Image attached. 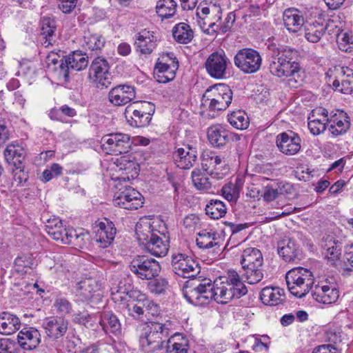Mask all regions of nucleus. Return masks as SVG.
Wrapping results in <instances>:
<instances>
[{"label": "nucleus", "instance_id": "obj_1", "mask_svg": "<svg viewBox=\"0 0 353 353\" xmlns=\"http://www.w3.org/2000/svg\"><path fill=\"white\" fill-rule=\"evenodd\" d=\"M248 292L237 272L230 271L228 276H220L212 283L211 279H195L192 286L186 285L183 295L186 300L196 306H201L214 300L226 304L233 299H239Z\"/></svg>", "mask_w": 353, "mask_h": 353}, {"label": "nucleus", "instance_id": "obj_2", "mask_svg": "<svg viewBox=\"0 0 353 353\" xmlns=\"http://www.w3.org/2000/svg\"><path fill=\"white\" fill-rule=\"evenodd\" d=\"M299 52L290 46H281L274 49L271 56L270 73L286 80L291 88H296L303 81V72L297 61Z\"/></svg>", "mask_w": 353, "mask_h": 353}, {"label": "nucleus", "instance_id": "obj_3", "mask_svg": "<svg viewBox=\"0 0 353 353\" xmlns=\"http://www.w3.org/2000/svg\"><path fill=\"white\" fill-rule=\"evenodd\" d=\"M157 223L143 218L136 225L137 240L143 248L151 254L162 257L167 254L170 247V236L164 225L162 230H157Z\"/></svg>", "mask_w": 353, "mask_h": 353}, {"label": "nucleus", "instance_id": "obj_4", "mask_svg": "<svg viewBox=\"0 0 353 353\" xmlns=\"http://www.w3.org/2000/svg\"><path fill=\"white\" fill-rule=\"evenodd\" d=\"M171 330L172 323L170 321L165 323L149 322L143 327L139 336L141 350L145 353H153L163 348L164 343L171 334Z\"/></svg>", "mask_w": 353, "mask_h": 353}, {"label": "nucleus", "instance_id": "obj_5", "mask_svg": "<svg viewBox=\"0 0 353 353\" xmlns=\"http://www.w3.org/2000/svg\"><path fill=\"white\" fill-rule=\"evenodd\" d=\"M285 280L289 291L294 296L302 298L312 288L314 275L306 268H295L288 271Z\"/></svg>", "mask_w": 353, "mask_h": 353}, {"label": "nucleus", "instance_id": "obj_6", "mask_svg": "<svg viewBox=\"0 0 353 353\" xmlns=\"http://www.w3.org/2000/svg\"><path fill=\"white\" fill-rule=\"evenodd\" d=\"M232 100V91L224 84L219 83L210 87L203 95L202 105L210 111L225 110Z\"/></svg>", "mask_w": 353, "mask_h": 353}, {"label": "nucleus", "instance_id": "obj_7", "mask_svg": "<svg viewBox=\"0 0 353 353\" xmlns=\"http://www.w3.org/2000/svg\"><path fill=\"white\" fill-rule=\"evenodd\" d=\"M154 112V107L152 103L147 101H134L125 108L124 115L131 126L143 128L150 123Z\"/></svg>", "mask_w": 353, "mask_h": 353}, {"label": "nucleus", "instance_id": "obj_8", "mask_svg": "<svg viewBox=\"0 0 353 353\" xmlns=\"http://www.w3.org/2000/svg\"><path fill=\"white\" fill-rule=\"evenodd\" d=\"M322 116L327 122V129L331 134L334 137L343 135L347 132L350 126L348 117L343 111H332L329 112L326 109L319 107L313 110V117Z\"/></svg>", "mask_w": 353, "mask_h": 353}, {"label": "nucleus", "instance_id": "obj_9", "mask_svg": "<svg viewBox=\"0 0 353 353\" xmlns=\"http://www.w3.org/2000/svg\"><path fill=\"white\" fill-rule=\"evenodd\" d=\"M74 294L76 301L82 303H99L103 296L101 285L95 278L88 277L78 282Z\"/></svg>", "mask_w": 353, "mask_h": 353}, {"label": "nucleus", "instance_id": "obj_10", "mask_svg": "<svg viewBox=\"0 0 353 353\" xmlns=\"http://www.w3.org/2000/svg\"><path fill=\"white\" fill-rule=\"evenodd\" d=\"M130 271L141 280H151L161 271L159 263L145 255H138L132 259L129 265Z\"/></svg>", "mask_w": 353, "mask_h": 353}, {"label": "nucleus", "instance_id": "obj_11", "mask_svg": "<svg viewBox=\"0 0 353 353\" xmlns=\"http://www.w3.org/2000/svg\"><path fill=\"white\" fill-rule=\"evenodd\" d=\"M117 189L113 199L115 206L130 210H137L142 207L143 197L134 188L120 184L117 185Z\"/></svg>", "mask_w": 353, "mask_h": 353}, {"label": "nucleus", "instance_id": "obj_12", "mask_svg": "<svg viewBox=\"0 0 353 353\" xmlns=\"http://www.w3.org/2000/svg\"><path fill=\"white\" fill-rule=\"evenodd\" d=\"M197 17L203 21L201 28L205 32L213 34L216 32V22L221 19L222 9L219 3L210 1L201 4L196 8Z\"/></svg>", "mask_w": 353, "mask_h": 353}, {"label": "nucleus", "instance_id": "obj_13", "mask_svg": "<svg viewBox=\"0 0 353 353\" xmlns=\"http://www.w3.org/2000/svg\"><path fill=\"white\" fill-rule=\"evenodd\" d=\"M101 143L102 149L107 154L119 155L128 153L132 143L128 134L116 132L104 135Z\"/></svg>", "mask_w": 353, "mask_h": 353}, {"label": "nucleus", "instance_id": "obj_14", "mask_svg": "<svg viewBox=\"0 0 353 353\" xmlns=\"http://www.w3.org/2000/svg\"><path fill=\"white\" fill-rule=\"evenodd\" d=\"M88 64V57L85 54L80 51H74L61 61L59 68H55V74L59 81H67L70 70L80 71L85 69Z\"/></svg>", "mask_w": 353, "mask_h": 353}, {"label": "nucleus", "instance_id": "obj_15", "mask_svg": "<svg viewBox=\"0 0 353 353\" xmlns=\"http://www.w3.org/2000/svg\"><path fill=\"white\" fill-rule=\"evenodd\" d=\"M234 65L245 74H252L261 67L262 58L256 50L243 48L237 52L234 57Z\"/></svg>", "mask_w": 353, "mask_h": 353}, {"label": "nucleus", "instance_id": "obj_16", "mask_svg": "<svg viewBox=\"0 0 353 353\" xmlns=\"http://www.w3.org/2000/svg\"><path fill=\"white\" fill-rule=\"evenodd\" d=\"M106 59L97 57L90 67L88 77L90 81L99 88H108L111 83V74Z\"/></svg>", "mask_w": 353, "mask_h": 353}, {"label": "nucleus", "instance_id": "obj_17", "mask_svg": "<svg viewBox=\"0 0 353 353\" xmlns=\"http://www.w3.org/2000/svg\"><path fill=\"white\" fill-rule=\"evenodd\" d=\"M230 61L223 50L212 52L206 59L205 68L212 78L221 79L225 77Z\"/></svg>", "mask_w": 353, "mask_h": 353}, {"label": "nucleus", "instance_id": "obj_18", "mask_svg": "<svg viewBox=\"0 0 353 353\" xmlns=\"http://www.w3.org/2000/svg\"><path fill=\"white\" fill-rule=\"evenodd\" d=\"M172 267L173 272L184 278L194 277L200 272V267L191 256L178 253L172 255Z\"/></svg>", "mask_w": 353, "mask_h": 353}, {"label": "nucleus", "instance_id": "obj_19", "mask_svg": "<svg viewBox=\"0 0 353 353\" xmlns=\"http://www.w3.org/2000/svg\"><path fill=\"white\" fill-rule=\"evenodd\" d=\"M69 321L61 316H53L43 319L42 327L47 336L52 341H58L66 334Z\"/></svg>", "mask_w": 353, "mask_h": 353}, {"label": "nucleus", "instance_id": "obj_20", "mask_svg": "<svg viewBox=\"0 0 353 353\" xmlns=\"http://www.w3.org/2000/svg\"><path fill=\"white\" fill-rule=\"evenodd\" d=\"M312 296L319 303L331 304L338 300L339 292L336 284L321 281L312 290Z\"/></svg>", "mask_w": 353, "mask_h": 353}, {"label": "nucleus", "instance_id": "obj_21", "mask_svg": "<svg viewBox=\"0 0 353 353\" xmlns=\"http://www.w3.org/2000/svg\"><path fill=\"white\" fill-rule=\"evenodd\" d=\"M276 143L279 150L288 156L296 154L301 149V138L292 131L279 134Z\"/></svg>", "mask_w": 353, "mask_h": 353}, {"label": "nucleus", "instance_id": "obj_22", "mask_svg": "<svg viewBox=\"0 0 353 353\" xmlns=\"http://www.w3.org/2000/svg\"><path fill=\"white\" fill-rule=\"evenodd\" d=\"M305 12L296 8H289L283 14V23L290 32L296 33L305 25Z\"/></svg>", "mask_w": 353, "mask_h": 353}, {"label": "nucleus", "instance_id": "obj_23", "mask_svg": "<svg viewBox=\"0 0 353 353\" xmlns=\"http://www.w3.org/2000/svg\"><path fill=\"white\" fill-rule=\"evenodd\" d=\"M173 159L176 166L188 170L194 166L197 160V150L191 145L176 149L173 153Z\"/></svg>", "mask_w": 353, "mask_h": 353}, {"label": "nucleus", "instance_id": "obj_24", "mask_svg": "<svg viewBox=\"0 0 353 353\" xmlns=\"http://www.w3.org/2000/svg\"><path fill=\"white\" fill-rule=\"evenodd\" d=\"M278 253L286 262L300 260L301 250L293 237H285L278 243Z\"/></svg>", "mask_w": 353, "mask_h": 353}, {"label": "nucleus", "instance_id": "obj_25", "mask_svg": "<svg viewBox=\"0 0 353 353\" xmlns=\"http://www.w3.org/2000/svg\"><path fill=\"white\" fill-rule=\"evenodd\" d=\"M135 98L134 88L119 85L112 88L108 93L110 102L114 105H124Z\"/></svg>", "mask_w": 353, "mask_h": 353}, {"label": "nucleus", "instance_id": "obj_26", "mask_svg": "<svg viewBox=\"0 0 353 353\" xmlns=\"http://www.w3.org/2000/svg\"><path fill=\"white\" fill-rule=\"evenodd\" d=\"M202 168L208 174H218L226 164L225 158L212 150L203 151L201 156Z\"/></svg>", "mask_w": 353, "mask_h": 353}, {"label": "nucleus", "instance_id": "obj_27", "mask_svg": "<svg viewBox=\"0 0 353 353\" xmlns=\"http://www.w3.org/2000/svg\"><path fill=\"white\" fill-rule=\"evenodd\" d=\"M157 41L154 32L144 29L135 36V50L141 54H150L156 48Z\"/></svg>", "mask_w": 353, "mask_h": 353}, {"label": "nucleus", "instance_id": "obj_28", "mask_svg": "<svg viewBox=\"0 0 353 353\" xmlns=\"http://www.w3.org/2000/svg\"><path fill=\"white\" fill-rule=\"evenodd\" d=\"M95 225V239L99 247L102 248H108L113 241L116 228L112 222H96Z\"/></svg>", "mask_w": 353, "mask_h": 353}, {"label": "nucleus", "instance_id": "obj_29", "mask_svg": "<svg viewBox=\"0 0 353 353\" xmlns=\"http://www.w3.org/2000/svg\"><path fill=\"white\" fill-rule=\"evenodd\" d=\"M17 342L25 350L35 349L41 342V334L34 327H23L17 334Z\"/></svg>", "mask_w": 353, "mask_h": 353}, {"label": "nucleus", "instance_id": "obj_30", "mask_svg": "<svg viewBox=\"0 0 353 353\" xmlns=\"http://www.w3.org/2000/svg\"><path fill=\"white\" fill-rule=\"evenodd\" d=\"M321 248L323 254L331 264L339 260L341 255L342 243L333 236L327 235L322 239Z\"/></svg>", "mask_w": 353, "mask_h": 353}, {"label": "nucleus", "instance_id": "obj_31", "mask_svg": "<svg viewBox=\"0 0 353 353\" xmlns=\"http://www.w3.org/2000/svg\"><path fill=\"white\" fill-rule=\"evenodd\" d=\"M232 137L224 126L214 125L208 130V138L211 144L215 147L220 148L228 143Z\"/></svg>", "mask_w": 353, "mask_h": 353}, {"label": "nucleus", "instance_id": "obj_32", "mask_svg": "<svg viewBox=\"0 0 353 353\" xmlns=\"http://www.w3.org/2000/svg\"><path fill=\"white\" fill-rule=\"evenodd\" d=\"M166 343L167 353H188L189 341L183 334L174 333L168 337Z\"/></svg>", "mask_w": 353, "mask_h": 353}, {"label": "nucleus", "instance_id": "obj_33", "mask_svg": "<svg viewBox=\"0 0 353 353\" xmlns=\"http://www.w3.org/2000/svg\"><path fill=\"white\" fill-rule=\"evenodd\" d=\"M3 154L6 162L14 166L23 164L26 152L19 143L12 142L7 145Z\"/></svg>", "mask_w": 353, "mask_h": 353}, {"label": "nucleus", "instance_id": "obj_34", "mask_svg": "<svg viewBox=\"0 0 353 353\" xmlns=\"http://www.w3.org/2000/svg\"><path fill=\"white\" fill-rule=\"evenodd\" d=\"M340 79L334 81L332 85L334 89L343 94L353 92V70L347 67L341 68Z\"/></svg>", "mask_w": 353, "mask_h": 353}, {"label": "nucleus", "instance_id": "obj_35", "mask_svg": "<svg viewBox=\"0 0 353 353\" xmlns=\"http://www.w3.org/2000/svg\"><path fill=\"white\" fill-rule=\"evenodd\" d=\"M179 64L171 63L167 65L163 63H157L154 68V78L159 83H165L174 79Z\"/></svg>", "mask_w": 353, "mask_h": 353}, {"label": "nucleus", "instance_id": "obj_36", "mask_svg": "<svg viewBox=\"0 0 353 353\" xmlns=\"http://www.w3.org/2000/svg\"><path fill=\"white\" fill-rule=\"evenodd\" d=\"M260 299L265 305H277L285 299L284 290L279 288L265 287L261 292Z\"/></svg>", "mask_w": 353, "mask_h": 353}, {"label": "nucleus", "instance_id": "obj_37", "mask_svg": "<svg viewBox=\"0 0 353 353\" xmlns=\"http://www.w3.org/2000/svg\"><path fill=\"white\" fill-rule=\"evenodd\" d=\"M21 325L19 319L9 312L0 314V334L10 335L18 330Z\"/></svg>", "mask_w": 353, "mask_h": 353}, {"label": "nucleus", "instance_id": "obj_38", "mask_svg": "<svg viewBox=\"0 0 353 353\" xmlns=\"http://www.w3.org/2000/svg\"><path fill=\"white\" fill-rule=\"evenodd\" d=\"M99 324L107 334H117L121 332V323L117 316L112 312H103L101 314Z\"/></svg>", "mask_w": 353, "mask_h": 353}, {"label": "nucleus", "instance_id": "obj_39", "mask_svg": "<svg viewBox=\"0 0 353 353\" xmlns=\"http://www.w3.org/2000/svg\"><path fill=\"white\" fill-rule=\"evenodd\" d=\"M327 25L317 21L306 23L305 25V37L311 43L319 42L325 34Z\"/></svg>", "mask_w": 353, "mask_h": 353}, {"label": "nucleus", "instance_id": "obj_40", "mask_svg": "<svg viewBox=\"0 0 353 353\" xmlns=\"http://www.w3.org/2000/svg\"><path fill=\"white\" fill-rule=\"evenodd\" d=\"M172 36L176 42L187 44L192 40L194 32L188 24L179 23L172 28Z\"/></svg>", "mask_w": 353, "mask_h": 353}, {"label": "nucleus", "instance_id": "obj_41", "mask_svg": "<svg viewBox=\"0 0 353 353\" xmlns=\"http://www.w3.org/2000/svg\"><path fill=\"white\" fill-rule=\"evenodd\" d=\"M241 264L242 267L252 265H263V258L261 251L254 248H248L243 250L241 255Z\"/></svg>", "mask_w": 353, "mask_h": 353}, {"label": "nucleus", "instance_id": "obj_42", "mask_svg": "<svg viewBox=\"0 0 353 353\" xmlns=\"http://www.w3.org/2000/svg\"><path fill=\"white\" fill-rule=\"evenodd\" d=\"M45 230L53 239L61 242L66 228L63 225L61 219L53 218L48 220L45 225Z\"/></svg>", "mask_w": 353, "mask_h": 353}, {"label": "nucleus", "instance_id": "obj_43", "mask_svg": "<svg viewBox=\"0 0 353 353\" xmlns=\"http://www.w3.org/2000/svg\"><path fill=\"white\" fill-rule=\"evenodd\" d=\"M263 265L242 267V276L249 284H256L260 282L263 278Z\"/></svg>", "mask_w": 353, "mask_h": 353}, {"label": "nucleus", "instance_id": "obj_44", "mask_svg": "<svg viewBox=\"0 0 353 353\" xmlns=\"http://www.w3.org/2000/svg\"><path fill=\"white\" fill-rule=\"evenodd\" d=\"M112 299L114 302H122L126 299L127 296L130 297H137L136 291H129V288L125 286V281H120L118 284H113L110 288Z\"/></svg>", "mask_w": 353, "mask_h": 353}, {"label": "nucleus", "instance_id": "obj_45", "mask_svg": "<svg viewBox=\"0 0 353 353\" xmlns=\"http://www.w3.org/2000/svg\"><path fill=\"white\" fill-rule=\"evenodd\" d=\"M56 30L55 21L49 18L43 17L41 21V33L44 37L45 41L43 44L48 47L54 42L53 36Z\"/></svg>", "mask_w": 353, "mask_h": 353}, {"label": "nucleus", "instance_id": "obj_46", "mask_svg": "<svg viewBox=\"0 0 353 353\" xmlns=\"http://www.w3.org/2000/svg\"><path fill=\"white\" fill-rule=\"evenodd\" d=\"M176 6L174 0H159L156 6L157 13L162 19H170L176 14Z\"/></svg>", "mask_w": 353, "mask_h": 353}, {"label": "nucleus", "instance_id": "obj_47", "mask_svg": "<svg viewBox=\"0 0 353 353\" xmlns=\"http://www.w3.org/2000/svg\"><path fill=\"white\" fill-rule=\"evenodd\" d=\"M105 43V39L100 34L88 33L84 36V47L95 54L101 51Z\"/></svg>", "mask_w": 353, "mask_h": 353}, {"label": "nucleus", "instance_id": "obj_48", "mask_svg": "<svg viewBox=\"0 0 353 353\" xmlns=\"http://www.w3.org/2000/svg\"><path fill=\"white\" fill-rule=\"evenodd\" d=\"M205 212L211 219H219L227 212L225 203L217 199H212L205 206Z\"/></svg>", "mask_w": 353, "mask_h": 353}, {"label": "nucleus", "instance_id": "obj_49", "mask_svg": "<svg viewBox=\"0 0 353 353\" xmlns=\"http://www.w3.org/2000/svg\"><path fill=\"white\" fill-rule=\"evenodd\" d=\"M228 120L233 127L238 130L246 129L249 125V119L246 113L241 110L229 114Z\"/></svg>", "mask_w": 353, "mask_h": 353}, {"label": "nucleus", "instance_id": "obj_50", "mask_svg": "<svg viewBox=\"0 0 353 353\" xmlns=\"http://www.w3.org/2000/svg\"><path fill=\"white\" fill-rule=\"evenodd\" d=\"M196 244L201 248L208 249L217 245L215 241L217 234L215 232L203 230L199 232Z\"/></svg>", "mask_w": 353, "mask_h": 353}, {"label": "nucleus", "instance_id": "obj_51", "mask_svg": "<svg viewBox=\"0 0 353 353\" xmlns=\"http://www.w3.org/2000/svg\"><path fill=\"white\" fill-rule=\"evenodd\" d=\"M325 117L312 115L308 118V128L310 132L315 136L319 135L323 133L327 128V122Z\"/></svg>", "mask_w": 353, "mask_h": 353}, {"label": "nucleus", "instance_id": "obj_52", "mask_svg": "<svg viewBox=\"0 0 353 353\" xmlns=\"http://www.w3.org/2000/svg\"><path fill=\"white\" fill-rule=\"evenodd\" d=\"M192 180L194 187L201 191H208L211 188L209 178L199 169L192 172Z\"/></svg>", "mask_w": 353, "mask_h": 353}, {"label": "nucleus", "instance_id": "obj_53", "mask_svg": "<svg viewBox=\"0 0 353 353\" xmlns=\"http://www.w3.org/2000/svg\"><path fill=\"white\" fill-rule=\"evenodd\" d=\"M137 293V300L142 302L143 306H145L147 315L152 316H157L161 312L160 307L158 304L155 303L153 301L146 298L145 295L141 293L140 292H135Z\"/></svg>", "mask_w": 353, "mask_h": 353}, {"label": "nucleus", "instance_id": "obj_54", "mask_svg": "<svg viewBox=\"0 0 353 353\" xmlns=\"http://www.w3.org/2000/svg\"><path fill=\"white\" fill-rule=\"evenodd\" d=\"M34 261L30 255L23 254L17 256L14 260L15 271L23 274L33 268Z\"/></svg>", "mask_w": 353, "mask_h": 353}, {"label": "nucleus", "instance_id": "obj_55", "mask_svg": "<svg viewBox=\"0 0 353 353\" xmlns=\"http://www.w3.org/2000/svg\"><path fill=\"white\" fill-rule=\"evenodd\" d=\"M223 196L229 202L235 203L239 197V188L232 183L225 184L221 190Z\"/></svg>", "mask_w": 353, "mask_h": 353}, {"label": "nucleus", "instance_id": "obj_56", "mask_svg": "<svg viewBox=\"0 0 353 353\" xmlns=\"http://www.w3.org/2000/svg\"><path fill=\"white\" fill-rule=\"evenodd\" d=\"M54 307L57 312L61 315L68 314L72 310V303L62 296H57L54 300Z\"/></svg>", "mask_w": 353, "mask_h": 353}, {"label": "nucleus", "instance_id": "obj_57", "mask_svg": "<svg viewBox=\"0 0 353 353\" xmlns=\"http://www.w3.org/2000/svg\"><path fill=\"white\" fill-rule=\"evenodd\" d=\"M18 342L3 339L0 340V353H23Z\"/></svg>", "mask_w": 353, "mask_h": 353}, {"label": "nucleus", "instance_id": "obj_58", "mask_svg": "<svg viewBox=\"0 0 353 353\" xmlns=\"http://www.w3.org/2000/svg\"><path fill=\"white\" fill-rule=\"evenodd\" d=\"M12 170L13 179L17 183V185H23L28 180V176L24 172V166L23 164L14 165Z\"/></svg>", "mask_w": 353, "mask_h": 353}, {"label": "nucleus", "instance_id": "obj_59", "mask_svg": "<svg viewBox=\"0 0 353 353\" xmlns=\"http://www.w3.org/2000/svg\"><path fill=\"white\" fill-rule=\"evenodd\" d=\"M145 306H143L142 302L137 301V303H130L128 305V311L129 315L132 316L134 319H141L144 315Z\"/></svg>", "mask_w": 353, "mask_h": 353}, {"label": "nucleus", "instance_id": "obj_60", "mask_svg": "<svg viewBox=\"0 0 353 353\" xmlns=\"http://www.w3.org/2000/svg\"><path fill=\"white\" fill-rule=\"evenodd\" d=\"M167 285V280L163 278H159L150 283L149 288L152 293L155 294H160L165 292Z\"/></svg>", "mask_w": 353, "mask_h": 353}, {"label": "nucleus", "instance_id": "obj_61", "mask_svg": "<svg viewBox=\"0 0 353 353\" xmlns=\"http://www.w3.org/2000/svg\"><path fill=\"white\" fill-rule=\"evenodd\" d=\"M119 167V170H130L132 171L134 170V174H137V168L138 166L137 163H135L134 161L131 160L130 157L124 156L121 157L119 160V165H118Z\"/></svg>", "mask_w": 353, "mask_h": 353}, {"label": "nucleus", "instance_id": "obj_62", "mask_svg": "<svg viewBox=\"0 0 353 353\" xmlns=\"http://www.w3.org/2000/svg\"><path fill=\"white\" fill-rule=\"evenodd\" d=\"M336 40L340 50L345 52L349 49L347 46L350 43H353V37L350 36L347 32H341L338 34Z\"/></svg>", "mask_w": 353, "mask_h": 353}, {"label": "nucleus", "instance_id": "obj_63", "mask_svg": "<svg viewBox=\"0 0 353 353\" xmlns=\"http://www.w3.org/2000/svg\"><path fill=\"white\" fill-rule=\"evenodd\" d=\"M59 58L60 56L54 52L49 53L46 59L48 68L55 72V68H59L61 61L64 60V57L62 59Z\"/></svg>", "mask_w": 353, "mask_h": 353}, {"label": "nucleus", "instance_id": "obj_64", "mask_svg": "<svg viewBox=\"0 0 353 353\" xmlns=\"http://www.w3.org/2000/svg\"><path fill=\"white\" fill-rule=\"evenodd\" d=\"M79 233L77 230L72 228H66L64 235L61 239V243L63 244H71L74 245V242L76 241Z\"/></svg>", "mask_w": 353, "mask_h": 353}]
</instances>
